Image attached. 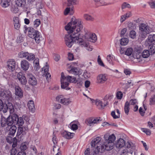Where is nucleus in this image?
Segmentation results:
<instances>
[{"instance_id": "obj_30", "label": "nucleus", "mask_w": 155, "mask_h": 155, "mask_svg": "<svg viewBox=\"0 0 155 155\" xmlns=\"http://www.w3.org/2000/svg\"><path fill=\"white\" fill-rule=\"evenodd\" d=\"M16 4L19 7H23L26 3L25 0H16Z\"/></svg>"}, {"instance_id": "obj_39", "label": "nucleus", "mask_w": 155, "mask_h": 155, "mask_svg": "<svg viewBox=\"0 0 155 155\" xmlns=\"http://www.w3.org/2000/svg\"><path fill=\"white\" fill-rule=\"evenodd\" d=\"M128 42V40L126 38H122L120 40V44L122 45H126Z\"/></svg>"}, {"instance_id": "obj_48", "label": "nucleus", "mask_w": 155, "mask_h": 155, "mask_svg": "<svg viewBox=\"0 0 155 155\" xmlns=\"http://www.w3.org/2000/svg\"><path fill=\"white\" fill-rule=\"evenodd\" d=\"M52 141L54 143V147H55V146H56L57 144V140L56 135L55 134H54V132L53 133Z\"/></svg>"}, {"instance_id": "obj_55", "label": "nucleus", "mask_w": 155, "mask_h": 155, "mask_svg": "<svg viewBox=\"0 0 155 155\" xmlns=\"http://www.w3.org/2000/svg\"><path fill=\"white\" fill-rule=\"evenodd\" d=\"M113 59V58L110 55H109L107 56V60L109 62V63L110 64H112V60Z\"/></svg>"}, {"instance_id": "obj_27", "label": "nucleus", "mask_w": 155, "mask_h": 155, "mask_svg": "<svg viewBox=\"0 0 155 155\" xmlns=\"http://www.w3.org/2000/svg\"><path fill=\"white\" fill-rule=\"evenodd\" d=\"M28 106L30 110L32 112H34L35 110V106L33 101L30 100L28 103Z\"/></svg>"}, {"instance_id": "obj_41", "label": "nucleus", "mask_w": 155, "mask_h": 155, "mask_svg": "<svg viewBox=\"0 0 155 155\" xmlns=\"http://www.w3.org/2000/svg\"><path fill=\"white\" fill-rule=\"evenodd\" d=\"M1 126L3 127L7 125L6 119L4 117H2L1 120Z\"/></svg>"}, {"instance_id": "obj_61", "label": "nucleus", "mask_w": 155, "mask_h": 155, "mask_svg": "<svg viewBox=\"0 0 155 155\" xmlns=\"http://www.w3.org/2000/svg\"><path fill=\"white\" fill-rule=\"evenodd\" d=\"M54 60L56 61H58L60 59V55L58 54H54Z\"/></svg>"}, {"instance_id": "obj_12", "label": "nucleus", "mask_w": 155, "mask_h": 155, "mask_svg": "<svg viewBox=\"0 0 155 155\" xmlns=\"http://www.w3.org/2000/svg\"><path fill=\"white\" fill-rule=\"evenodd\" d=\"M56 100L58 102L65 105H68L71 102L69 98H63L62 95H59L56 97Z\"/></svg>"}, {"instance_id": "obj_18", "label": "nucleus", "mask_w": 155, "mask_h": 155, "mask_svg": "<svg viewBox=\"0 0 155 155\" xmlns=\"http://www.w3.org/2000/svg\"><path fill=\"white\" fill-rule=\"evenodd\" d=\"M95 104L99 109H103L104 107L108 105V102L106 101V104H104L102 101L100 100H95Z\"/></svg>"}, {"instance_id": "obj_10", "label": "nucleus", "mask_w": 155, "mask_h": 155, "mask_svg": "<svg viewBox=\"0 0 155 155\" xmlns=\"http://www.w3.org/2000/svg\"><path fill=\"white\" fill-rule=\"evenodd\" d=\"M27 78L29 84L34 86L36 85L37 81L35 77L30 73H27Z\"/></svg>"}, {"instance_id": "obj_5", "label": "nucleus", "mask_w": 155, "mask_h": 155, "mask_svg": "<svg viewBox=\"0 0 155 155\" xmlns=\"http://www.w3.org/2000/svg\"><path fill=\"white\" fill-rule=\"evenodd\" d=\"M101 138L97 137L93 140L91 143V147L93 148L94 153L97 154L99 152V149L101 150L102 143L101 141Z\"/></svg>"}, {"instance_id": "obj_8", "label": "nucleus", "mask_w": 155, "mask_h": 155, "mask_svg": "<svg viewBox=\"0 0 155 155\" xmlns=\"http://www.w3.org/2000/svg\"><path fill=\"white\" fill-rule=\"evenodd\" d=\"M142 50L140 48H135L133 54V56L135 60H137V62H140L142 60Z\"/></svg>"}, {"instance_id": "obj_60", "label": "nucleus", "mask_w": 155, "mask_h": 155, "mask_svg": "<svg viewBox=\"0 0 155 155\" xmlns=\"http://www.w3.org/2000/svg\"><path fill=\"white\" fill-rule=\"evenodd\" d=\"M127 31V29L126 28H123L121 32L120 36L121 37H123L125 33Z\"/></svg>"}, {"instance_id": "obj_3", "label": "nucleus", "mask_w": 155, "mask_h": 155, "mask_svg": "<svg viewBox=\"0 0 155 155\" xmlns=\"http://www.w3.org/2000/svg\"><path fill=\"white\" fill-rule=\"evenodd\" d=\"M104 138L105 141L102 144L101 150L99 149V151L101 153L103 152L105 150H110L113 148L114 142L115 140L116 137L114 134L109 135L108 133H107L104 135Z\"/></svg>"}, {"instance_id": "obj_57", "label": "nucleus", "mask_w": 155, "mask_h": 155, "mask_svg": "<svg viewBox=\"0 0 155 155\" xmlns=\"http://www.w3.org/2000/svg\"><path fill=\"white\" fill-rule=\"evenodd\" d=\"M97 62L100 65H101L102 66H104V65L102 61L100 55H99L98 57Z\"/></svg>"}, {"instance_id": "obj_6", "label": "nucleus", "mask_w": 155, "mask_h": 155, "mask_svg": "<svg viewBox=\"0 0 155 155\" xmlns=\"http://www.w3.org/2000/svg\"><path fill=\"white\" fill-rule=\"evenodd\" d=\"M140 36L142 40L145 39L147 35L149 34L151 31L150 30V27L147 24L142 23L139 27Z\"/></svg>"}, {"instance_id": "obj_59", "label": "nucleus", "mask_w": 155, "mask_h": 155, "mask_svg": "<svg viewBox=\"0 0 155 155\" xmlns=\"http://www.w3.org/2000/svg\"><path fill=\"white\" fill-rule=\"evenodd\" d=\"M17 153V151L16 149L13 148L10 151L11 155H15Z\"/></svg>"}, {"instance_id": "obj_7", "label": "nucleus", "mask_w": 155, "mask_h": 155, "mask_svg": "<svg viewBox=\"0 0 155 155\" xmlns=\"http://www.w3.org/2000/svg\"><path fill=\"white\" fill-rule=\"evenodd\" d=\"M18 57L21 58H25L29 61H32L35 58V55L34 54L27 52L21 51L19 52L18 54Z\"/></svg>"}, {"instance_id": "obj_19", "label": "nucleus", "mask_w": 155, "mask_h": 155, "mask_svg": "<svg viewBox=\"0 0 155 155\" xmlns=\"http://www.w3.org/2000/svg\"><path fill=\"white\" fill-rule=\"evenodd\" d=\"M97 79L98 83L103 84L107 81V79L105 74H102L98 75Z\"/></svg>"}, {"instance_id": "obj_58", "label": "nucleus", "mask_w": 155, "mask_h": 155, "mask_svg": "<svg viewBox=\"0 0 155 155\" xmlns=\"http://www.w3.org/2000/svg\"><path fill=\"white\" fill-rule=\"evenodd\" d=\"M129 104L130 105H134L137 102V100L135 99H133L130 100L129 102Z\"/></svg>"}, {"instance_id": "obj_42", "label": "nucleus", "mask_w": 155, "mask_h": 155, "mask_svg": "<svg viewBox=\"0 0 155 155\" xmlns=\"http://www.w3.org/2000/svg\"><path fill=\"white\" fill-rule=\"evenodd\" d=\"M125 88L127 89L128 88L130 87L131 86H133L134 83L132 82V81L131 80H129L127 81V83L125 84Z\"/></svg>"}, {"instance_id": "obj_17", "label": "nucleus", "mask_w": 155, "mask_h": 155, "mask_svg": "<svg viewBox=\"0 0 155 155\" xmlns=\"http://www.w3.org/2000/svg\"><path fill=\"white\" fill-rule=\"evenodd\" d=\"M49 69V66L47 62L45 66L42 68V71H44L45 74V77L47 79L49 80L51 79V75L50 73L48 72Z\"/></svg>"}, {"instance_id": "obj_31", "label": "nucleus", "mask_w": 155, "mask_h": 155, "mask_svg": "<svg viewBox=\"0 0 155 155\" xmlns=\"http://www.w3.org/2000/svg\"><path fill=\"white\" fill-rule=\"evenodd\" d=\"M97 40V36L94 33H92L90 36L89 38L88 39V41L94 42Z\"/></svg>"}, {"instance_id": "obj_38", "label": "nucleus", "mask_w": 155, "mask_h": 155, "mask_svg": "<svg viewBox=\"0 0 155 155\" xmlns=\"http://www.w3.org/2000/svg\"><path fill=\"white\" fill-rule=\"evenodd\" d=\"M41 23V21L39 19H36L33 22V27L34 28H37L39 25Z\"/></svg>"}, {"instance_id": "obj_20", "label": "nucleus", "mask_w": 155, "mask_h": 155, "mask_svg": "<svg viewBox=\"0 0 155 155\" xmlns=\"http://www.w3.org/2000/svg\"><path fill=\"white\" fill-rule=\"evenodd\" d=\"M13 21L15 28L17 30H18L21 26L19 18L18 17H15L13 18Z\"/></svg>"}, {"instance_id": "obj_9", "label": "nucleus", "mask_w": 155, "mask_h": 155, "mask_svg": "<svg viewBox=\"0 0 155 155\" xmlns=\"http://www.w3.org/2000/svg\"><path fill=\"white\" fill-rule=\"evenodd\" d=\"M17 78L22 85H26L27 83V80L25 74L22 72H19L17 74Z\"/></svg>"}, {"instance_id": "obj_36", "label": "nucleus", "mask_w": 155, "mask_h": 155, "mask_svg": "<svg viewBox=\"0 0 155 155\" xmlns=\"http://www.w3.org/2000/svg\"><path fill=\"white\" fill-rule=\"evenodd\" d=\"M149 50L151 54H154L155 53V45L153 44L149 45Z\"/></svg>"}, {"instance_id": "obj_63", "label": "nucleus", "mask_w": 155, "mask_h": 155, "mask_svg": "<svg viewBox=\"0 0 155 155\" xmlns=\"http://www.w3.org/2000/svg\"><path fill=\"white\" fill-rule=\"evenodd\" d=\"M111 115L114 119H117L119 118V116L115 115V112L112 111L111 113Z\"/></svg>"}, {"instance_id": "obj_2", "label": "nucleus", "mask_w": 155, "mask_h": 155, "mask_svg": "<svg viewBox=\"0 0 155 155\" xmlns=\"http://www.w3.org/2000/svg\"><path fill=\"white\" fill-rule=\"evenodd\" d=\"M61 88L67 90L70 89V88L68 87L69 85V82L74 84L77 83L79 85H82V84L81 78H79L76 79L75 78L69 75L65 77L63 72H62L61 73Z\"/></svg>"}, {"instance_id": "obj_23", "label": "nucleus", "mask_w": 155, "mask_h": 155, "mask_svg": "<svg viewBox=\"0 0 155 155\" xmlns=\"http://www.w3.org/2000/svg\"><path fill=\"white\" fill-rule=\"evenodd\" d=\"M7 105L5 104H4L2 100L0 99V111H3L4 113L6 112L8 109Z\"/></svg>"}, {"instance_id": "obj_43", "label": "nucleus", "mask_w": 155, "mask_h": 155, "mask_svg": "<svg viewBox=\"0 0 155 155\" xmlns=\"http://www.w3.org/2000/svg\"><path fill=\"white\" fill-rule=\"evenodd\" d=\"M133 52V50L132 48H128L126 49L125 54L127 56H129L131 55Z\"/></svg>"}, {"instance_id": "obj_51", "label": "nucleus", "mask_w": 155, "mask_h": 155, "mask_svg": "<svg viewBox=\"0 0 155 155\" xmlns=\"http://www.w3.org/2000/svg\"><path fill=\"white\" fill-rule=\"evenodd\" d=\"M117 98L118 99H121L123 96V94L120 91L117 92L116 94Z\"/></svg>"}, {"instance_id": "obj_53", "label": "nucleus", "mask_w": 155, "mask_h": 155, "mask_svg": "<svg viewBox=\"0 0 155 155\" xmlns=\"http://www.w3.org/2000/svg\"><path fill=\"white\" fill-rule=\"evenodd\" d=\"M23 38L21 35H19L17 38V42L18 43H20L23 41Z\"/></svg>"}, {"instance_id": "obj_16", "label": "nucleus", "mask_w": 155, "mask_h": 155, "mask_svg": "<svg viewBox=\"0 0 155 155\" xmlns=\"http://www.w3.org/2000/svg\"><path fill=\"white\" fill-rule=\"evenodd\" d=\"M61 135L64 138L67 139H70L73 137L74 133L64 130L61 133Z\"/></svg>"}, {"instance_id": "obj_33", "label": "nucleus", "mask_w": 155, "mask_h": 155, "mask_svg": "<svg viewBox=\"0 0 155 155\" xmlns=\"http://www.w3.org/2000/svg\"><path fill=\"white\" fill-rule=\"evenodd\" d=\"M148 41L150 43H155V34L150 35L148 37Z\"/></svg>"}, {"instance_id": "obj_21", "label": "nucleus", "mask_w": 155, "mask_h": 155, "mask_svg": "<svg viewBox=\"0 0 155 155\" xmlns=\"http://www.w3.org/2000/svg\"><path fill=\"white\" fill-rule=\"evenodd\" d=\"M69 73L73 74L75 75L79 76L81 74V73L80 71L79 68L74 67H72L71 70L69 71Z\"/></svg>"}, {"instance_id": "obj_54", "label": "nucleus", "mask_w": 155, "mask_h": 155, "mask_svg": "<svg viewBox=\"0 0 155 155\" xmlns=\"http://www.w3.org/2000/svg\"><path fill=\"white\" fill-rule=\"evenodd\" d=\"M128 27L129 29H134L136 26L132 22H130L128 24Z\"/></svg>"}, {"instance_id": "obj_47", "label": "nucleus", "mask_w": 155, "mask_h": 155, "mask_svg": "<svg viewBox=\"0 0 155 155\" xmlns=\"http://www.w3.org/2000/svg\"><path fill=\"white\" fill-rule=\"evenodd\" d=\"M130 37L133 39L136 38V33L134 30H132L130 32Z\"/></svg>"}, {"instance_id": "obj_52", "label": "nucleus", "mask_w": 155, "mask_h": 155, "mask_svg": "<svg viewBox=\"0 0 155 155\" xmlns=\"http://www.w3.org/2000/svg\"><path fill=\"white\" fill-rule=\"evenodd\" d=\"M27 148V146L25 144H21L20 147L21 151L25 152V151Z\"/></svg>"}, {"instance_id": "obj_13", "label": "nucleus", "mask_w": 155, "mask_h": 155, "mask_svg": "<svg viewBox=\"0 0 155 155\" xmlns=\"http://www.w3.org/2000/svg\"><path fill=\"white\" fill-rule=\"evenodd\" d=\"M100 117L98 118H90L86 120L85 123L87 125L92 126L93 124H97L99 121H101L100 119Z\"/></svg>"}, {"instance_id": "obj_15", "label": "nucleus", "mask_w": 155, "mask_h": 155, "mask_svg": "<svg viewBox=\"0 0 155 155\" xmlns=\"http://www.w3.org/2000/svg\"><path fill=\"white\" fill-rule=\"evenodd\" d=\"M29 67V63L26 60H23L21 62V69L24 71L28 70Z\"/></svg>"}, {"instance_id": "obj_37", "label": "nucleus", "mask_w": 155, "mask_h": 155, "mask_svg": "<svg viewBox=\"0 0 155 155\" xmlns=\"http://www.w3.org/2000/svg\"><path fill=\"white\" fill-rule=\"evenodd\" d=\"M68 2V6H70L71 5H77L78 4V0H67Z\"/></svg>"}, {"instance_id": "obj_35", "label": "nucleus", "mask_w": 155, "mask_h": 155, "mask_svg": "<svg viewBox=\"0 0 155 155\" xmlns=\"http://www.w3.org/2000/svg\"><path fill=\"white\" fill-rule=\"evenodd\" d=\"M150 52L148 50H145L141 53L142 58H148L150 55Z\"/></svg>"}, {"instance_id": "obj_26", "label": "nucleus", "mask_w": 155, "mask_h": 155, "mask_svg": "<svg viewBox=\"0 0 155 155\" xmlns=\"http://www.w3.org/2000/svg\"><path fill=\"white\" fill-rule=\"evenodd\" d=\"M5 95L4 96L7 97V100L8 102H11L13 99L12 95L11 92L9 91H4Z\"/></svg>"}, {"instance_id": "obj_49", "label": "nucleus", "mask_w": 155, "mask_h": 155, "mask_svg": "<svg viewBox=\"0 0 155 155\" xmlns=\"http://www.w3.org/2000/svg\"><path fill=\"white\" fill-rule=\"evenodd\" d=\"M11 11L14 13H16L18 12L19 11L18 8L15 6H12L11 9Z\"/></svg>"}, {"instance_id": "obj_4", "label": "nucleus", "mask_w": 155, "mask_h": 155, "mask_svg": "<svg viewBox=\"0 0 155 155\" xmlns=\"http://www.w3.org/2000/svg\"><path fill=\"white\" fill-rule=\"evenodd\" d=\"M24 33H28V36L33 39H34L35 42L39 44L41 41V37H40V33L38 30H35L32 27H28L26 25L24 26Z\"/></svg>"}, {"instance_id": "obj_11", "label": "nucleus", "mask_w": 155, "mask_h": 155, "mask_svg": "<svg viewBox=\"0 0 155 155\" xmlns=\"http://www.w3.org/2000/svg\"><path fill=\"white\" fill-rule=\"evenodd\" d=\"M7 69L9 71H13L15 70L16 67V62L13 59L9 60L7 62Z\"/></svg>"}, {"instance_id": "obj_62", "label": "nucleus", "mask_w": 155, "mask_h": 155, "mask_svg": "<svg viewBox=\"0 0 155 155\" xmlns=\"http://www.w3.org/2000/svg\"><path fill=\"white\" fill-rule=\"evenodd\" d=\"M78 128V126L77 124H72L71 126V129L73 130H75Z\"/></svg>"}, {"instance_id": "obj_1", "label": "nucleus", "mask_w": 155, "mask_h": 155, "mask_svg": "<svg viewBox=\"0 0 155 155\" xmlns=\"http://www.w3.org/2000/svg\"><path fill=\"white\" fill-rule=\"evenodd\" d=\"M83 28L82 22L73 16L70 22L65 27V29L68 31L69 34L66 35L65 41L66 45L71 48L74 42L78 43L82 47L87 46V44L82 38L80 32Z\"/></svg>"}, {"instance_id": "obj_46", "label": "nucleus", "mask_w": 155, "mask_h": 155, "mask_svg": "<svg viewBox=\"0 0 155 155\" xmlns=\"http://www.w3.org/2000/svg\"><path fill=\"white\" fill-rule=\"evenodd\" d=\"M84 18L87 21H93L94 19L93 17L87 14L84 15Z\"/></svg>"}, {"instance_id": "obj_50", "label": "nucleus", "mask_w": 155, "mask_h": 155, "mask_svg": "<svg viewBox=\"0 0 155 155\" xmlns=\"http://www.w3.org/2000/svg\"><path fill=\"white\" fill-rule=\"evenodd\" d=\"M150 105L155 104V95L152 96L150 99Z\"/></svg>"}, {"instance_id": "obj_40", "label": "nucleus", "mask_w": 155, "mask_h": 155, "mask_svg": "<svg viewBox=\"0 0 155 155\" xmlns=\"http://www.w3.org/2000/svg\"><path fill=\"white\" fill-rule=\"evenodd\" d=\"M21 127L22 126H18V130L16 135L17 137H18L23 132V128Z\"/></svg>"}, {"instance_id": "obj_29", "label": "nucleus", "mask_w": 155, "mask_h": 155, "mask_svg": "<svg viewBox=\"0 0 155 155\" xmlns=\"http://www.w3.org/2000/svg\"><path fill=\"white\" fill-rule=\"evenodd\" d=\"M1 5L3 8H6L10 5L9 0H1Z\"/></svg>"}, {"instance_id": "obj_25", "label": "nucleus", "mask_w": 155, "mask_h": 155, "mask_svg": "<svg viewBox=\"0 0 155 155\" xmlns=\"http://www.w3.org/2000/svg\"><path fill=\"white\" fill-rule=\"evenodd\" d=\"M125 143L124 140L122 138H120L117 140L116 143V147L118 148H121L125 145Z\"/></svg>"}, {"instance_id": "obj_56", "label": "nucleus", "mask_w": 155, "mask_h": 155, "mask_svg": "<svg viewBox=\"0 0 155 155\" xmlns=\"http://www.w3.org/2000/svg\"><path fill=\"white\" fill-rule=\"evenodd\" d=\"M91 33L88 32L86 33L84 35V37L88 41V39L89 38L90 36Z\"/></svg>"}, {"instance_id": "obj_14", "label": "nucleus", "mask_w": 155, "mask_h": 155, "mask_svg": "<svg viewBox=\"0 0 155 155\" xmlns=\"http://www.w3.org/2000/svg\"><path fill=\"white\" fill-rule=\"evenodd\" d=\"M17 115L15 114H14L12 116H9L6 119L7 125L9 126H12V125L15 124V118L17 117Z\"/></svg>"}, {"instance_id": "obj_34", "label": "nucleus", "mask_w": 155, "mask_h": 155, "mask_svg": "<svg viewBox=\"0 0 155 155\" xmlns=\"http://www.w3.org/2000/svg\"><path fill=\"white\" fill-rule=\"evenodd\" d=\"M30 150L31 152V155L37 154V150L35 146L31 145L30 147Z\"/></svg>"}, {"instance_id": "obj_64", "label": "nucleus", "mask_w": 155, "mask_h": 155, "mask_svg": "<svg viewBox=\"0 0 155 155\" xmlns=\"http://www.w3.org/2000/svg\"><path fill=\"white\" fill-rule=\"evenodd\" d=\"M149 4L151 8H154L155 7V2H149Z\"/></svg>"}, {"instance_id": "obj_24", "label": "nucleus", "mask_w": 155, "mask_h": 155, "mask_svg": "<svg viewBox=\"0 0 155 155\" xmlns=\"http://www.w3.org/2000/svg\"><path fill=\"white\" fill-rule=\"evenodd\" d=\"M15 94L20 98H21L23 96V93L21 87L19 86L15 87Z\"/></svg>"}, {"instance_id": "obj_44", "label": "nucleus", "mask_w": 155, "mask_h": 155, "mask_svg": "<svg viewBox=\"0 0 155 155\" xmlns=\"http://www.w3.org/2000/svg\"><path fill=\"white\" fill-rule=\"evenodd\" d=\"M141 130L145 133L147 135H150L151 134V130L148 128H141Z\"/></svg>"}, {"instance_id": "obj_32", "label": "nucleus", "mask_w": 155, "mask_h": 155, "mask_svg": "<svg viewBox=\"0 0 155 155\" xmlns=\"http://www.w3.org/2000/svg\"><path fill=\"white\" fill-rule=\"evenodd\" d=\"M129 106V102L128 101H126L125 104L124 109L125 113L127 115H128L129 114L130 110Z\"/></svg>"}, {"instance_id": "obj_22", "label": "nucleus", "mask_w": 155, "mask_h": 155, "mask_svg": "<svg viewBox=\"0 0 155 155\" xmlns=\"http://www.w3.org/2000/svg\"><path fill=\"white\" fill-rule=\"evenodd\" d=\"M16 118L15 120V124L18 125V126H22L24 124L23 118L21 117H18V115Z\"/></svg>"}, {"instance_id": "obj_28", "label": "nucleus", "mask_w": 155, "mask_h": 155, "mask_svg": "<svg viewBox=\"0 0 155 155\" xmlns=\"http://www.w3.org/2000/svg\"><path fill=\"white\" fill-rule=\"evenodd\" d=\"M9 134L10 135L13 136L16 132L17 127L15 125L11 126L9 129Z\"/></svg>"}, {"instance_id": "obj_45", "label": "nucleus", "mask_w": 155, "mask_h": 155, "mask_svg": "<svg viewBox=\"0 0 155 155\" xmlns=\"http://www.w3.org/2000/svg\"><path fill=\"white\" fill-rule=\"evenodd\" d=\"M126 8H130L131 6L129 4L124 2L122 5L121 9L123 10Z\"/></svg>"}]
</instances>
